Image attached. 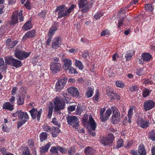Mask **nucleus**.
Wrapping results in <instances>:
<instances>
[{
	"label": "nucleus",
	"instance_id": "nucleus-61",
	"mask_svg": "<svg viewBox=\"0 0 155 155\" xmlns=\"http://www.w3.org/2000/svg\"><path fill=\"white\" fill-rule=\"evenodd\" d=\"M99 91L98 90V92H97L96 94L93 97V99L94 101H97L99 99Z\"/></svg>",
	"mask_w": 155,
	"mask_h": 155
},
{
	"label": "nucleus",
	"instance_id": "nucleus-36",
	"mask_svg": "<svg viewBox=\"0 0 155 155\" xmlns=\"http://www.w3.org/2000/svg\"><path fill=\"white\" fill-rule=\"evenodd\" d=\"M133 114V107H130L128 110L127 117L128 118V122L130 123L131 121V119L132 118V117Z\"/></svg>",
	"mask_w": 155,
	"mask_h": 155
},
{
	"label": "nucleus",
	"instance_id": "nucleus-5",
	"mask_svg": "<svg viewBox=\"0 0 155 155\" xmlns=\"http://www.w3.org/2000/svg\"><path fill=\"white\" fill-rule=\"evenodd\" d=\"M113 111V115L111 119V122L115 124L119 122L120 120V113L118 109L115 106L111 107Z\"/></svg>",
	"mask_w": 155,
	"mask_h": 155
},
{
	"label": "nucleus",
	"instance_id": "nucleus-13",
	"mask_svg": "<svg viewBox=\"0 0 155 155\" xmlns=\"http://www.w3.org/2000/svg\"><path fill=\"white\" fill-rule=\"evenodd\" d=\"M67 81L66 77H64L62 79L59 80L56 82L55 89L57 91H59L62 89L64 87Z\"/></svg>",
	"mask_w": 155,
	"mask_h": 155
},
{
	"label": "nucleus",
	"instance_id": "nucleus-19",
	"mask_svg": "<svg viewBox=\"0 0 155 155\" xmlns=\"http://www.w3.org/2000/svg\"><path fill=\"white\" fill-rule=\"evenodd\" d=\"M68 91L70 94L74 97H78L79 93L78 89L74 87H71L68 89Z\"/></svg>",
	"mask_w": 155,
	"mask_h": 155
},
{
	"label": "nucleus",
	"instance_id": "nucleus-10",
	"mask_svg": "<svg viewBox=\"0 0 155 155\" xmlns=\"http://www.w3.org/2000/svg\"><path fill=\"white\" fill-rule=\"evenodd\" d=\"M29 112L30 113L31 118L33 120L36 119L37 117V120L38 121H39L41 114L42 112V110L41 108L38 111L37 108H33L29 111Z\"/></svg>",
	"mask_w": 155,
	"mask_h": 155
},
{
	"label": "nucleus",
	"instance_id": "nucleus-17",
	"mask_svg": "<svg viewBox=\"0 0 155 155\" xmlns=\"http://www.w3.org/2000/svg\"><path fill=\"white\" fill-rule=\"evenodd\" d=\"M87 0H79L78 2V7L79 10L81 12H85L87 11L88 9L87 7H85Z\"/></svg>",
	"mask_w": 155,
	"mask_h": 155
},
{
	"label": "nucleus",
	"instance_id": "nucleus-45",
	"mask_svg": "<svg viewBox=\"0 0 155 155\" xmlns=\"http://www.w3.org/2000/svg\"><path fill=\"white\" fill-rule=\"evenodd\" d=\"M24 6L28 10H30L31 9L30 1L27 0L26 3L24 4Z\"/></svg>",
	"mask_w": 155,
	"mask_h": 155
},
{
	"label": "nucleus",
	"instance_id": "nucleus-7",
	"mask_svg": "<svg viewBox=\"0 0 155 155\" xmlns=\"http://www.w3.org/2000/svg\"><path fill=\"white\" fill-rule=\"evenodd\" d=\"M31 54V52H28L19 49H16L15 52V57L20 60H23L28 58Z\"/></svg>",
	"mask_w": 155,
	"mask_h": 155
},
{
	"label": "nucleus",
	"instance_id": "nucleus-54",
	"mask_svg": "<svg viewBox=\"0 0 155 155\" xmlns=\"http://www.w3.org/2000/svg\"><path fill=\"white\" fill-rule=\"evenodd\" d=\"M58 150L60 152L62 153H65L67 152V149L63 147L60 146H58Z\"/></svg>",
	"mask_w": 155,
	"mask_h": 155
},
{
	"label": "nucleus",
	"instance_id": "nucleus-15",
	"mask_svg": "<svg viewBox=\"0 0 155 155\" xmlns=\"http://www.w3.org/2000/svg\"><path fill=\"white\" fill-rule=\"evenodd\" d=\"M61 44V38L60 37H56L52 40V47L54 49H56L59 48Z\"/></svg>",
	"mask_w": 155,
	"mask_h": 155
},
{
	"label": "nucleus",
	"instance_id": "nucleus-9",
	"mask_svg": "<svg viewBox=\"0 0 155 155\" xmlns=\"http://www.w3.org/2000/svg\"><path fill=\"white\" fill-rule=\"evenodd\" d=\"M105 110L104 107L101 108L100 111V119L102 122H103L107 120L112 113V110L110 108H108L105 114L104 113Z\"/></svg>",
	"mask_w": 155,
	"mask_h": 155
},
{
	"label": "nucleus",
	"instance_id": "nucleus-37",
	"mask_svg": "<svg viewBox=\"0 0 155 155\" xmlns=\"http://www.w3.org/2000/svg\"><path fill=\"white\" fill-rule=\"evenodd\" d=\"M104 13L101 11H99L97 12L94 16V18L96 20L99 19L100 18L103 16Z\"/></svg>",
	"mask_w": 155,
	"mask_h": 155
},
{
	"label": "nucleus",
	"instance_id": "nucleus-49",
	"mask_svg": "<svg viewBox=\"0 0 155 155\" xmlns=\"http://www.w3.org/2000/svg\"><path fill=\"white\" fill-rule=\"evenodd\" d=\"M58 147H52L50 149V151L53 154H58Z\"/></svg>",
	"mask_w": 155,
	"mask_h": 155
},
{
	"label": "nucleus",
	"instance_id": "nucleus-14",
	"mask_svg": "<svg viewBox=\"0 0 155 155\" xmlns=\"http://www.w3.org/2000/svg\"><path fill=\"white\" fill-rule=\"evenodd\" d=\"M143 106L144 110L147 111L155 107V102L152 100H148L144 102Z\"/></svg>",
	"mask_w": 155,
	"mask_h": 155
},
{
	"label": "nucleus",
	"instance_id": "nucleus-41",
	"mask_svg": "<svg viewBox=\"0 0 155 155\" xmlns=\"http://www.w3.org/2000/svg\"><path fill=\"white\" fill-rule=\"evenodd\" d=\"M145 8L146 10L149 12L152 11L154 9L153 5L149 4H146L145 6Z\"/></svg>",
	"mask_w": 155,
	"mask_h": 155
},
{
	"label": "nucleus",
	"instance_id": "nucleus-30",
	"mask_svg": "<svg viewBox=\"0 0 155 155\" xmlns=\"http://www.w3.org/2000/svg\"><path fill=\"white\" fill-rule=\"evenodd\" d=\"M134 52L132 50H129L127 51L125 55V58L126 61L130 60L131 59V57L134 55Z\"/></svg>",
	"mask_w": 155,
	"mask_h": 155
},
{
	"label": "nucleus",
	"instance_id": "nucleus-55",
	"mask_svg": "<svg viewBox=\"0 0 155 155\" xmlns=\"http://www.w3.org/2000/svg\"><path fill=\"white\" fill-rule=\"evenodd\" d=\"M138 87L136 85H132L129 87V90L131 92H135L137 90Z\"/></svg>",
	"mask_w": 155,
	"mask_h": 155
},
{
	"label": "nucleus",
	"instance_id": "nucleus-51",
	"mask_svg": "<svg viewBox=\"0 0 155 155\" xmlns=\"http://www.w3.org/2000/svg\"><path fill=\"white\" fill-rule=\"evenodd\" d=\"M76 105H73L68 106L67 107V109L69 112H72L75 110L76 108Z\"/></svg>",
	"mask_w": 155,
	"mask_h": 155
},
{
	"label": "nucleus",
	"instance_id": "nucleus-1",
	"mask_svg": "<svg viewBox=\"0 0 155 155\" xmlns=\"http://www.w3.org/2000/svg\"><path fill=\"white\" fill-rule=\"evenodd\" d=\"M63 98L60 96H56L53 101L54 105V110L61 115V110L64 109L65 107V103L68 104L70 101L71 98L70 96L67 93H63Z\"/></svg>",
	"mask_w": 155,
	"mask_h": 155
},
{
	"label": "nucleus",
	"instance_id": "nucleus-53",
	"mask_svg": "<svg viewBox=\"0 0 155 155\" xmlns=\"http://www.w3.org/2000/svg\"><path fill=\"white\" fill-rule=\"evenodd\" d=\"M28 145L30 148H32L34 145V140L31 139H29L28 141Z\"/></svg>",
	"mask_w": 155,
	"mask_h": 155
},
{
	"label": "nucleus",
	"instance_id": "nucleus-11",
	"mask_svg": "<svg viewBox=\"0 0 155 155\" xmlns=\"http://www.w3.org/2000/svg\"><path fill=\"white\" fill-rule=\"evenodd\" d=\"M137 123L139 127L143 129L149 127L150 124L149 120H146L142 117H138Z\"/></svg>",
	"mask_w": 155,
	"mask_h": 155
},
{
	"label": "nucleus",
	"instance_id": "nucleus-24",
	"mask_svg": "<svg viewBox=\"0 0 155 155\" xmlns=\"http://www.w3.org/2000/svg\"><path fill=\"white\" fill-rule=\"evenodd\" d=\"M25 95L22 94L21 95H18L17 99V103L18 106L22 105L24 104Z\"/></svg>",
	"mask_w": 155,
	"mask_h": 155
},
{
	"label": "nucleus",
	"instance_id": "nucleus-2",
	"mask_svg": "<svg viewBox=\"0 0 155 155\" xmlns=\"http://www.w3.org/2000/svg\"><path fill=\"white\" fill-rule=\"evenodd\" d=\"M76 7V6L74 4L72 5L68 8L65 5H60L57 7L55 10V12H57L59 11L58 18H61L69 15Z\"/></svg>",
	"mask_w": 155,
	"mask_h": 155
},
{
	"label": "nucleus",
	"instance_id": "nucleus-4",
	"mask_svg": "<svg viewBox=\"0 0 155 155\" xmlns=\"http://www.w3.org/2000/svg\"><path fill=\"white\" fill-rule=\"evenodd\" d=\"M6 64L10 65L16 68H18L22 65V63L19 60L13 58L12 56L5 58Z\"/></svg>",
	"mask_w": 155,
	"mask_h": 155
},
{
	"label": "nucleus",
	"instance_id": "nucleus-48",
	"mask_svg": "<svg viewBox=\"0 0 155 155\" xmlns=\"http://www.w3.org/2000/svg\"><path fill=\"white\" fill-rule=\"evenodd\" d=\"M68 70H69V73L70 74L78 73V72L77 71L76 69L74 68L71 66Z\"/></svg>",
	"mask_w": 155,
	"mask_h": 155
},
{
	"label": "nucleus",
	"instance_id": "nucleus-27",
	"mask_svg": "<svg viewBox=\"0 0 155 155\" xmlns=\"http://www.w3.org/2000/svg\"><path fill=\"white\" fill-rule=\"evenodd\" d=\"M141 56L142 59L145 61H150L152 58L151 55L148 53L143 52L141 54Z\"/></svg>",
	"mask_w": 155,
	"mask_h": 155
},
{
	"label": "nucleus",
	"instance_id": "nucleus-64",
	"mask_svg": "<svg viewBox=\"0 0 155 155\" xmlns=\"http://www.w3.org/2000/svg\"><path fill=\"white\" fill-rule=\"evenodd\" d=\"M144 82L145 84H153L152 80L150 79H145Z\"/></svg>",
	"mask_w": 155,
	"mask_h": 155
},
{
	"label": "nucleus",
	"instance_id": "nucleus-28",
	"mask_svg": "<svg viewBox=\"0 0 155 155\" xmlns=\"http://www.w3.org/2000/svg\"><path fill=\"white\" fill-rule=\"evenodd\" d=\"M18 17L15 13H13L12 15L11 20L10 23L11 25H14L18 23Z\"/></svg>",
	"mask_w": 155,
	"mask_h": 155
},
{
	"label": "nucleus",
	"instance_id": "nucleus-18",
	"mask_svg": "<svg viewBox=\"0 0 155 155\" xmlns=\"http://www.w3.org/2000/svg\"><path fill=\"white\" fill-rule=\"evenodd\" d=\"M62 61L64 63L63 68L65 71H68L71 66L72 61L69 59L64 58L62 59Z\"/></svg>",
	"mask_w": 155,
	"mask_h": 155
},
{
	"label": "nucleus",
	"instance_id": "nucleus-60",
	"mask_svg": "<svg viewBox=\"0 0 155 155\" xmlns=\"http://www.w3.org/2000/svg\"><path fill=\"white\" fill-rule=\"evenodd\" d=\"M18 88L17 87H14L12 89L11 91V94L13 95H14L16 94V92L18 90Z\"/></svg>",
	"mask_w": 155,
	"mask_h": 155
},
{
	"label": "nucleus",
	"instance_id": "nucleus-62",
	"mask_svg": "<svg viewBox=\"0 0 155 155\" xmlns=\"http://www.w3.org/2000/svg\"><path fill=\"white\" fill-rule=\"evenodd\" d=\"M89 53L88 51L84 52L82 54V57L83 58L86 59L89 56Z\"/></svg>",
	"mask_w": 155,
	"mask_h": 155
},
{
	"label": "nucleus",
	"instance_id": "nucleus-16",
	"mask_svg": "<svg viewBox=\"0 0 155 155\" xmlns=\"http://www.w3.org/2000/svg\"><path fill=\"white\" fill-rule=\"evenodd\" d=\"M36 35V30L32 29L26 32L23 36L22 39L25 41L27 38H33L35 37Z\"/></svg>",
	"mask_w": 155,
	"mask_h": 155
},
{
	"label": "nucleus",
	"instance_id": "nucleus-52",
	"mask_svg": "<svg viewBox=\"0 0 155 155\" xmlns=\"http://www.w3.org/2000/svg\"><path fill=\"white\" fill-rule=\"evenodd\" d=\"M43 128L44 130L47 131V132H50L52 130V129L49 126L45 125L43 126Z\"/></svg>",
	"mask_w": 155,
	"mask_h": 155
},
{
	"label": "nucleus",
	"instance_id": "nucleus-43",
	"mask_svg": "<svg viewBox=\"0 0 155 155\" xmlns=\"http://www.w3.org/2000/svg\"><path fill=\"white\" fill-rule=\"evenodd\" d=\"M47 14V12L46 10H44L41 12L39 13L38 14V16L42 18H45Z\"/></svg>",
	"mask_w": 155,
	"mask_h": 155
},
{
	"label": "nucleus",
	"instance_id": "nucleus-46",
	"mask_svg": "<svg viewBox=\"0 0 155 155\" xmlns=\"http://www.w3.org/2000/svg\"><path fill=\"white\" fill-rule=\"evenodd\" d=\"M30 151L28 148H25L23 150L22 155H30Z\"/></svg>",
	"mask_w": 155,
	"mask_h": 155
},
{
	"label": "nucleus",
	"instance_id": "nucleus-26",
	"mask_svg": "<svg viewBox=\"0 0 155 155\" xmlns=\"http://www.w3.org/2000/svg\"><path fill=\"white\" fill-rule=\"evenodd\" d=\"M107 95L111 99L116 100L117 101H119L120 99V97L119 95L115 94L112 91L107 92Z\"/></svg>",
	"mask_w": 155,
	"mask_h": 155
},
{
	"label": "nucleus",
	"instance_id": "nucleus-63",
	"mask_svg": "<svg viewBox=\"0 0 155 155\" xmlns=\"http://www.w3.org/2000/svg\"><path fill=\"white\" fill-rule=\"evenodd\" d=\"M143 74L141 68H138L137 69L136 74L138 76H141Z\"/></svg>",
	"mask_w": 155,
	"mask_h": 155
},
{
	"label": "nucleus",
	"instance_id": "nucleus-21",
	"mask_svg": "<svg viewBox=\"0 0 155 155\" xmlns=\"http://www.w3.org/2000/svg\"><path fill=\"white\" fill-rule=\"evenodd\" d=\"M2 107L4 109L12 111L14 109V104H11L9 102H6L3 103Z\"/></svg>",
	"mask_w": 155,
	"mask_h": 155
},
{
	"label": "nucleus",
	"instance_id": "nucleus-23",
	"mask_svg": "<svg viewBox=\"0 0 155 155\" xmlns=\"http://www.w3.org/2000/svg\"><path fill=\"white\" fill-rule=\"evenodd\" d=\"M89 122L90 127L92 130L94 131H95L97 127V124L91 115H90L89 117Z\"/></svg>",
	"mask_w": 155,
	"mask_h": 155
},
{
	"label": "nucleus",
	"instance_id": "nucleus-3",
	"mask_svg": "<svg viewBox=\"0 0 155 155\" xmlns=\"http://www.w3.org/2000/svg\"><path fill=\"white\" fill-rule=\"evenodd\" d=\"M12 117H18L19 121L17 122V127L19 129L27 122L29 119V117L26 112H23L21 110H17L12 114Z\"/></svg>",
	"mask_w": 155,
	"mask_h": 155
},
{
	"label": "nucleus",
	"instance_id": "nucleus-47",
	"mask_svg": "<svg viewBox=\"0 0 155 155\" xmlns=\"http://www.w3.org/2000/svg\"><path fill=\"white\" fill-rule=\"evenodd\" d=\"M53 107L52 106H50L48 107V117L49 118H50L51 117L53 110Z\"/></svg>",
	"mask_w": 155,
	"mask_h": 155
},
{
	"label": "nucleus",
	"instance_id": "nucleus-38",
	"mask_svg": "<svg viewBox=\"0 0 155 155\" xmlns=\"http://www.w3.org/2000/svg\"><path fill=\"white\" fill-rule=\"evenodd\" d=\"M115 84L117 87L121 88H124L125 86L123 82L120 80L116 81Z\"/></svg>",
	"mask_w": 155,
	"mask_h": 155
},
{
	"label": "nucleus",
	"instance_id": "nucleus-6",
	"mask_svg": "<svg viewBox=\"0 0 155 155\" xmlns=\"http://www.w3.org/2000/svg\"><path fill=\"white\" fill-rule=\"evenodd\" d=\"M68 124L76 129H78L79 126V119L75 116L68 115L66 117Z\"/></svg>",
	"mask_w": 155,
	"mask_h": 155
},
{
	"label": "nucleus",
	"instance_id": "nucleus-12",
	"mask_svg": "<svg viewBox=\"0 0 155 155\" xmlns=\"http://www.w3.org/2000/svg\"><path fill=\"white\" fill-rule=\"evenodd\" d=\"M61 67V64L59 62H52L50 64V69L53 74H56L60 71Z\"/></svg>",
	"mask_w": 155,
	"mask_h": 155
},
{
	"label": "nucleus",
	"instance_id": "nucleus-20",
	"mask_svg": "<svg viewBox=\"0 0 155 155\" xmlns=\"http://www.w3.org/2000/svg\"><path fill=\"white\" fill-rule=\"evenodd\" d=\"M18 42V41L17 40L12 41L11 38H8L7 39L5 43L7 47L9 48H12L17 45Z\"/></svg>",
	"mask_w": 155,
	"mask_h": 155
},
{
	"label": "nucleus",
	"instance_id": "nucleus-8",
	"mask_svg": "<svg viewBox=\"0 0 155 155\" xmlns=\"http://www.w3.org/2000/svg\"><path fill=\"white\" fill-rule=\"evenodd\" d=\"M114 138V136H100L99 141L102 144L107 146L112 144Z\"/></svg>",
	"mask_w": 155,
	"mask_h": 155
},
{
	"label": "nucleus",
	"instance_id": "nucleus-33",
	"mask_svg": "<svg viewBox=\"0 0 155 155\" xmlns=\"http://www.w3.org/2000/svg\"><path fill=\"white\" fill-rule=\"evenodd\" d=\"M96 0H91L90 2H86V5L85 7L84 8H85L87 7L88 8V10L87 11H86L85 12H82V13H86L87 12L89 11L90 9L91 8L93 5H94V3L95 2Z\"/></svg>",
	"mask_w": 155,
	"mask_h": 155
},
{
	"label": "nucleus",
	"instance_id": "nucleus-59",
	"mask_svg": "<svg viewBox=\"0 0 155 155\" xmlns=\"http://www.w3.org/2000/svg\"><path fill=\"white\" fill-rule=\"evenodd\" d=\"M52 132L54 133V134H55V133H59L60 132V130L58 127H54L52 129Z\"/></svg>",
	"mask_w": 155,
	"mask_h": 155
},
{
	"label": "nucleus",
	"instance_id": "nucleus-31",
	"mask_svg": "<svg viewBox=\"0 0 155 155\" xmlns=\"http://www.w3.org/2000/svg\"><path fill=\"white\" fill-rule=\"evenodd\" d=\"M51 146L50 143H47L44 146H42L40 148V151L41 153H44L47 152L48 150Z\"/></svg>",
	"mask_w": 155,
	"mask_h": 155
},
{
	"label": "nucleus",
	"instance_id": "nucleus-42",
	"mask_svg": "<svg viewBox=\"0 0 155 155\" xmlns=\"http://www.w3.org/2000/svg\"><path fill=\"white\" fill-rule=\"evenodd\" d=\"M94 90L92 88H89L87 91L86 93V95L87 98L91 97L93 95Z\"/></svg>",
	"mask_w": 155,
	"mask_h": 155
},
{
	"label": "nucleus",
	"instance_id": "nucleus-34",
	"mask_svg": "<svg viewBox=\"0 0 155 155\" xmlns=\"http://www.w3.org/2000/svg\"><path fill=\"white\" fill-rule=\"evenodd\" d=\"M151 92V90L145 88L142 91V96L146 98L149 96Z\"/></svg>",
	"mask_w": 155,
	"mask_h": 155
},
{
	"label": "nucleus",
	"instance_id": "nucleus-35",
	"mask_svg": "<svg viewBox=\"0 0 155 155\" xmlns=\"http://www.w3.org/2000/svg\"><path fill=\"white\" fill-rule=\"evenodd\" d=\"M75 65L78 68L82 70L84 68V65L80 61L78 60L77 59L75 60Z\"/></svg>",
	"mask_w": 155,
	"mask_h": 155
},
{
	"label": "nucleus",
	"instance_id": "nucleus-57",
	"mask_svg": "<svg viewBox=\"0 0 155 155\" xmlns=\"http://www.w3.org/2000/svg\"><path fill=\"white\" fill-rule=\"evenodd\" d=\"M110 32L108 30H103L101 33V36H104L106 35H108L110 34Z\"/></svg>",
	"mask_w": 155,
	"mask_h": 155
},
{
	"label": "nucleus",
	"instance_id": "nucleus-44",
	"mask_svg": "<svg viewBox=\"0 0 155 155\" xmlns=\"http://www.w3.org/2000/svg\"><path fill=\"white\" fill-rule=\"evenodd\" d=\"M75 147L74 146L71 147L68 150V153L69 155H72L75 152Z\"/></svg>",
	"mask_w": 155,
	"mask_h": 155
},
{
	"label": "nucleus",
	"instance_id": "nucleus-56",
	"mask_svg": "<svg viewBox=\"0 0 155 155\" xmlns=\"http://www.w3.org/2000/svg\"><path fill=\"white\" fill-rule=\"evenodd\" d=\"M51 122L54 125L58 126V127L59 128L60 127L61 124L58 122L57 120V119L55 118H54L52 119Z\"/></svg>",
	"mask_w": 155,
	"mask_h": 155
},
{
	"label": "nucleus",
	"instance_id": "nucleus-32",
	"mask_svg": "<svg viewBox=\"0 0 155 155\" xmlns=\"http://www.w3.org/2000/svg\"><path fill=\"white\" fill-rule=\"evenodd\" d=\"M138 153L140 155H146V152L144 147L142 145H140L138 147Z\"/></svg>",
	"mask_w": 155,
	"mask_h": 155
},
{
	"label": "nucleus",
	"instance_id": "nucleus-40",
	"mask_svg": "<svg viewBox=\"0 0 155 155\" xmlns=\"http://www.w3.org/2000/svg\"><path fill=\"white\" fill-rule=\"evenodd\" d=\"M123 140L122 139H120L117 142V145L116 146V148L118 149L120 147H122L124 146Z\"/></svg>",
	"mask_w": 155,
	"mask_h": 155
},
{
	"label": "nucleus",
	"instance_id": "nucleus-22",
	"mask_svg": "<svg viewBox=\"0 0 155 155\" xmlns=\"http://www.w3.org/2000/svg\"><path fill=\"white\" fill-rule=\"evenodd\" d=\"M95 152V150L90 147H86L84 150V153L86 155H94Z\"/></svg>",
	"mask_w": 155,
	"mask_h": 155
},
{
	"label": "nucleus",
	"instance_id": "nucleus-58",
	"mask_svg": "<svg viewBox=\"0 0 155 155\" xmlns=\"http://www.w3.org/2000/svg\"><path fill=\"white\" fill-rule=\"evenodd\" d=\"M48 38L47 40L46 41L45 44L46 46H49L50 45V43L52 41L53 37L49 36H48Z\"/></svg>",
	"mask_w": 155,
	"mask_h": 155
},
{
	"label": "nucleus",
	"instance_id": "nucleus-50",
	"mask_svg": "<svg viewBox=\"0 0 155 155\" xmlns=\"http://www.w3.org/2000/svg\"><path fill=\"white\" fill-rule=\"evenodd\" d=\"M125 20L124 18H120L118 21V24L117 27L118 28H120L121 26H122L123 24V21Z\"/></svg>",
	"mask_w": 155,
	"mask_h": 155
},
{
	"label": "nucleus",
	"instance_id": "nucleus-29",
	"mask_svg": "<svg viewBox=\"0 0 155 155\" xmlns=\"http://www.w3.org/2000/svg\"><path fill=\"white\" fill-rule=\"evenodd\" d=\"M57 28L56 25H53L49 29L48 36L53 37L55 32L57 30Z\"/></svg>",
	"mask_w": 155,
	"mask_h": 155
},
{
	"label": "nucleus",
	"instance_id": "nucleus-25",
	"mask_svg": "<svg viewBox=\"0 0 155 155\" xmlns=\"http://www.w3.org/2000/svg\"><path fill=\"white\" fill-rule=\"evenodd\" d=\"M33 27L31 24V20L27 21L24 24L22 27V29L25 31H26L30 29Z\"/></svg>",
	"mask_w": 155,
	"mask_h": 155
},
{
	"label": "nucleus",
	"instance_id": "nucleus-39",
	"mask_svg": "<svg viewBox=\"0 0 155 155\" xmlns=\"http://www.w3.org/2000/svg\"><path fill=\"white\" fill-rule=\"evenodd\" d=\"M83 111L82 107L81 105L79 104L77 107L76 110V113L77 115L80 116Z\"/></svg>",
	"mask_w": 155,
	"mask_h": 155
}]
</instances>
